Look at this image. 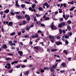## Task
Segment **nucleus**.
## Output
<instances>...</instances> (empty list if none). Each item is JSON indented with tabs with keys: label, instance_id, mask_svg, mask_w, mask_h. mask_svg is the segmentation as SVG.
Here are the masks:
<instances>
[{
	"label": "nucleus",
	"instance_id": "f257e3e1",
	"mask_svg": "<svg viewBox=\"0 0 76 76\" xmlns=\"http://www.w3.org/2000/svg\"><path fill=\"white\" fill-rule=\"evenodd\" d=\"M49 38H50V40L51 42L52 43L54 42V36H50L49 37Z\"/></svg>",
	"mask_w": 76,
	"mask_h": 76
},
{
	"label": "nucleus",
	"instance_id": "f03ea898",
	"mask_svg": "<svg viewBox=\"0 0 76 76\" xmlns=\"http://www.w3.org/2000/svg\"><path fill=\"white\" fill-rule=\"evenodd\" d=\"M63 16L64 18L65 19V20H67L69 18V15H65L64 14V15H63Z\"/></svg>",
	"mask_w": 76,
	"mask_h": 76
},
{
	"label": "nucleus",
	"instance_id": "7ed1b4c3",
	"mask_svg": "<svg viewBox=\"0 0 76 76\" xmlns=\"http://www.w3.org/2000/svg\"><path fill=\"white\" fill-rule=\"evenodd\" d=\"M50 28H51L52 29H57V27L55 26H54L53 24L50 26Z\"/></svg>",
	"mask_w": 76,
	"mask_h": 76
},
{
	"label": "nucleus",
	"instance_id": "20e7f679",
	"mask_svg": "<svg viewBox=\"0 0 76 76\" xmlns=\"http://www.w3.org/2000/svg\"><path fill=\"white\" fill-rule=\"evenodd\" d=\"M25 18H26V20L28 21H29L30 19H31V18H30V17L28 15H26L25 16Z\"/></svg>",
	"mask_w": 76,
	"mask_h": 76
},
{
	"label": "nucleus",
	"instance_id": "39448f33",
	"mask_svg": "<svg viewBox=\"0 0 76 76\" xmlns=\"http://www.w3.org/2000/svg\"><path fill=\"white\" fill-rule=\"evenodd\" d=\"M56 44L57 45H62V42H55Z\"/></svg>",
	"mask_w": 76,
	"mask_h": 76
},
{
	"label": "nucleus",
	"instance_id": "423d86ee",
	"mask_svg": "<svg viewBox=\"0 0 76 76\" xmlns=\"http://www.w3.org/2000/svg\"><path fill=\"white\" fill-rule=\"evenodd\" d=\"M7 25L12 26L13 25V23L12 22H10L8 23Z\"/></svg>",
	"mask_w": 76,
	"mask_h": 76
},
{
	"label": "nucleus",
	"instance_id": "0eeeda50",
	"mask_svg": "<svg viewBox=\"0 0 76 76\" xmlns=\"http://www.w3.org/2000/svg\"><path fill=\"white\" fill-rule=\"evenodd\" d=\"M48 3L47 2H45V3H44L42 7L44 9H45V6H47V5L48 4Z\"/></svg>",
	"mask_w": 76,
	"mask_h": 76
},
{
	"label": "nucleus",
	"instance_id": "6e6552de",
	"mask_svg": "<svg viewBox=\"0 0 76 76\" xmlns=\"http://www.w3.org/2000/svg\"><path fill=\"white\" fill-rule=\"evenodd\" d=\"M7 46H6V45H3L2 47V48H3V49H5L6 48H7Z\"/></svg>",
	"mask_w": 76,
	"mask_h": 76
},
{
	"label": "nucleus",
	"instance_id": "1a4fd4ad",
	"mask_svg": "<svg viewBox=\"0 0 76 76\" xmlns=\"http://www.w3.org/2000/svg\"><path fill=\"white\" fill-rule=\"evenodd\" d=\"M15 3V6H16V7H19L20 6L19 5V4H18V1H16Z\"/></svg>",
	"mask_w": 76,
	"mask_h": 76
},
{
	"label": "nucleus",
	"instance_id": "9d476101",
	"mask_svg": "<svg viewBox=\"0 0 76 76\" xmlns=\"http://www.w3.org/2000/svg\"><path fill=\"white\" fill-rule=\"evenodd\" d=\"M28 73H29V71H27L26 72H24V75H28Z\"/></svg>",
	"mask_w": 76,
	"mask_h": 76
},
{
	"label": "nucleus",
	"instance_id": "9b49d317",
	"mask_svg": "<svg viewBox=\"0 0 76 76\" xmlns=\"http://www.w3.org/2000/svg\"><path fill=\"white\" fill-rule=\"evenodd\" d=\"M66 64L65 63L63 62L62 63L61 66H63L64 67L65 66H66Z\"/></svg>",
	"mask_w": 76,
	"mask_h": 76
},
{
	"label": "nucleus",
	"instance_id": "f8f14e48",
	"mask_svg": "<svg viewBox=\"0 0 76 76\" xmlns=\"http://www.w3.org/2000/svg\"><path fill=\"white\" fill-rule=\"evenodd\" d=\"M18 53L20 56H22V54H23L22 52L21 51H18Z\"/></svg>",
	"mask_w": 76,
	"mask_h": 76
},
{
	"label": "nucleus",
	"instance_id": "ddd939ff",
	"mask_svg": "<svg viewBox=\"0 0 76 76\" xmlns=\"http://www.w3.org/2000/svg\"><path fill=\"white\" fill-rule=\"evenodd\" d=\"M16 34V32H14L10 34V36H13V35H15Z\"/></svg>",
	"mask_w": 76,
	"mask_h": 76
},
{
	"label": "nucleus",
	"instance_id": "4468645a",
	"mask_svg": "<svg viewBox=\"0 0 76 76\" xmlns=\"http://www.w3.org/2000/svg\"><path fill=\"white\" fill-rule=\"evenodd\" d=\"M68 4H71L73 5L74 4V1H72L71 2H68Z\"/></svg>",
	"mask_w": 76,
	"mask_h": 76
},
{
	"label": "nucleus",
	"instance_id": "2eb2a0df",
	"mask_svg": "<svg viewBox=\"0 0 76 76\" xmlns=\"http://www.w3.org/2000/svg\"><path fill=\"white\" fill-rule=\"evenodd\" d=\"M67 29H68L69 31H71V27H70V26H68L67 27Z\"/></svg>",
	"mask_w": 76,
	"mask_h": 76
},
{
	"label": "nucleus",
	"instance_id": "dca6fc26",
	"mask_svg": "<svg viewBox=\"0 0 76 76\" xmlns=\"http://www.w3.org/2000/svg\"><path fill=\"white\" fill-rule=\"evenodd\" d=\"M18 62V61H13L12 62H11V64L13 65L14 64H15H15L17 63Z\"/></svg>",
	"mask_w": 76,
	"mask_h": 76
},
{
	"label": "nucleus",
	"instance_id": "f3484780",
	"mask_svg": "<svg viewBox=\"0 0 76 76\" xmlns=\"http://www.w3.org/2000/svg\"><path fill=\"white\" fill-rule=\"evenodd\" d=\"M4 13H9V10L8 9L4 11Z\"/></svg>",
	"mask_w": 76,
	"mask_h": 76
},
{
	"label": "nucleus",
	"instance_id": "a211bd4d",
	"mask_svg": "<svg viewBox=\"0 0 76 76\" xmlns=\"http://www.w3.org/2000/svg\"><path fill=\"white\" fill-rule=\"evenodd\" d=\"M67 23L70 24V23H72V21L70 20H69L67 21Z\"/></svg>",
	"mask_w": 76,
	"mask_h": 76
},
{
	"label": "nucleus",
	"instance_id": "6ab92c4d",
	"mask_svg": "<svg viewBox=\"0 0 76 76\" xmlns=\"http://www.w3.org/2000/svg\"><path fill=\"white\" fill-rule=\"evenodd\" d=\"M6 60H12L10 58H5Z\"/></svg>",
	"mask_w": 76,
	"mask_h": 76
},
{
	"label": "nucleus",
	"instance_id": "aec40b11",
	"mask_svg": "<svg viewBox=\"0 0 76 76\" xmlns=\"http://www.w3.org/2000/svg\"><path fill=\"white\" fill-rule=\"evenodd\" d=\"M31 7L33 9H34L35 7V4H34L31 5Z\"/></svg>",
	"mask_w": 76,
	"mask_h": 76
},
{
	"label": "nucleus",
	"instance_id": "412c9836",
	"mask_svg": "<svg viewBox=\"0 0 76 76\" xmlns=\"http://www.w3.org/2000/svg\"><path fill=\"white\" fill-rule=\"evenodd\" d=\"M38 10L40 11H42V10H43V9H42V7H39Z\"/></svg>",
	"mask_w": 76,
	"mask_h": 76
},
{
	"label": "nucleus",
	"instance_id": "4be33fe9",
	"mask_svg": "<svg viewBox=\"0 0 76 76\" xmlns=\"http://www.w3.org/2000/svg\"><path fill=\"white\" fill-rule=\"evenodd\" d=\"M63 53H65V54H68V52H67L66 50H64L63 51Z\"/></svg>",
	"mask_w": 76,
	"mask_h": 76
},
{
	"label": "nucleus",
	"instance_id": "5701e85b",
	"mask_svg": "<svg viewBox=\"0 0 76 76\" xmlns=\"http://www.w3.org/2000/svg\"><path fill=\"white\" fill-rule=\"evenodd\" d=\"M21 6L22 9H23L25 7V5L24 4H22L21 5Z\"/></svg>",
	"mask_w": 76,
	"mask_h": 76
},
{
	"label": "nucleus",
	"instance_id": "b1692460",
	"mask_svg": "<svg viewBox=\"0 0 76 76\" xmlns=\"http://www.w3.org/2000/svg\"><path fill=\"white\" fill-rule=\"evenodd\" d=\"M57 50V49H53L51 50V52H54V51H56Z\"/></svg>",
	"mask_w": 76,
	"mask_h": 76
},
{
	"label": "nucleus",
	"instance_id": "393cba45",
	"mask_svg": "<svg viewBox=\"0 0 76 76\" xmlns=\"http://www.w3.org/2000/svg\"><path fill=\"white\" fill-rule=\"evenodd\" d=\"M8 21H4L3 22L4 24H5V25H6V24H8Z\"/></svg>",
	"mask_w": 76,
	"mask_h": 76
},
{
	"label": "nucleus",
	"instance_id": "a878e982",
	"mask_svg": "<svg viewBox=\"0 0 76 76\" xmlns=\"http://www.w3.org/2000/svg\"><path fill=\"white\" fill-rule=\"evenodd\" d=\"M36 23H37V24H38V25H39V24H41V22L39 21H37Z\"/></svg>",
	"mask_w": 76,
	"mask_h": 76
},
{
	"label": "nucleus",
	"instance_id": "bb28decb",
	"mask_svg": "<svg viewBox=\"0 0 76 76\" xmlns=\"http://www.w3.org/2000/svg\"><path fill=\"white\" fill-rule=\"evenodd\" d=\"M34 36V37H36V38H38V35L37 34H35Z\"/></svg>",
	"mask_w": 76,
	"mask_h": 76
},
{
	"label": "nucleus",
	"instance_id": "cd10ccee",
	"mask_svg": "<svg viewBox=\"0 0 76 76\" xmlns=\"http://www.w3.org/2000/svg\"><path fill=\"white\" fill-rule=\"evenodd\" d=\"M40 26H43V27H44V26H45V24H44L43 23H41Z\"/></svg>",
	"mask_w": 76,
	"mask_h": 76
},
{
	"label": "nucleus",
	"instance_id": "c85d7f7f",
	"mask_svg": "<svg viewBox=\"0 0 76 76\" xmlns=\"http://www.w3.org/2000/svg\"><path fill=\"white\" fill-rule=\"evenodd\" d=\"M69 36L67 34L65 36V38H66V39L69 38Z\"/></svg>",
	"mask_w": 76,
	"mask_h": 76
},
{
	"label": "nucleus",
	"instance_id": "c756f323",
	"mask_svg": "<svg viewBox=\"0 0 76 76\" xmlns=\"http://www.w3.org/2000/svg\"><path fill=\"white\" fill-rule=\"evenodd\" d=\"M7 55H8V56H13V54L12 53H7Z\"/></svg>",
	"mask_w": 76,
	"mask_h": 76
},
{
	"label": "nucleus",
	"instance_id": "7c9ffc66",
	"mask_svg": "<svg viewBox=\"0 0 76 76\" xmlns=\"http://www.w3.org/2000/svg\"><path fill=\"white\" fill-rule=\"evenodd\" d=\"M74 9H75L74 7H72L69 10H70V11H72V10H74Z\"/></svg>",
	"mask_w": 76,
	"mask_h": 76
},
{
	"label": "nucleus",
	"instance_id": "2f4dec72",
	"mask_svg": "<svg viewBox=\"0 0 76 76\" xmlns=\"http://www.w3.org/2000/svg\"><path fill=\"white\" fill-rule=\"evenodd\" d=\"M23 25H25L26 23V21H25V20H23Z\"/></svg>",
	"mask_w": 76,
	"mask_h": 76
},
{
	"label": "nucleus",
	"instance_id": "473e14b6",
	"mask_svg": "<svg viewBox=\"0 0 76 76\" xmlns=\"http://www.w3.org/2000/svg\"><path fill=\"white\" fill-rule=\"evenodd\" d=\"M50 72H54V69L51 68L50 69Z\"/></svg>",
	"mask_w": 76,
	"mask_h": 76
},
{
	"label": "nucleus",
	"instance_id": "72a5a7b5",
	"mask_svg": "<svg viewBox=\"0 0 76 76\" xmlns=\"http://www.w3.org/2000/svg\"><path fill=\"white\" fill-rule=\"evenodd\" d=\"M58 27L59 28H61L62 27V25L61 23H60L58 25Z\"/></svg>",
	"mask_w": 76,
	"mask_h": 76
},
{
	"label": "nucleus",
	"instance_id": "f704fd0d",
	"mask_svg": "<svg viewBox=\"0 0 76 76\" xmlns=\"http://www.w3.org/2000/svg\"><path fill=\"white\" fill-rule=\"evenodd\" d=\"M31 12H36V10L35 9L33 8L31 9Z\"/></svg>",
	"mask_w": 76,
	"mask_h": 76
},
{
	"label": "nucleus",
	"instance_id": "c9c22d12",
	"mask_svg": "<svg viewBox=\"0 0 76 76\" xmlns=\"http://www.w3.org/2000/svg\"><path fill=\"white\" fill-rule=\"evenodd\" d=\"M61 24L62 25V26H65V25H66V24L64 22H63L61 23Z\"/></svg>",
	"mask_w": 76,
	"mask_h": 76
},
{
	"label": "nucleus",
	"instance_id": "e433bc0d",
	"mask_svg": "<svg viewBox=\"0 0 76 76\" xmlns=\"http://www.w3.org/2000/svg\"><path fill=\"white\" fill-rule=\"evenodd\" d=\"M30 28H31L30 27H27L26 28V30H27V31H29V29Z\"/></svg>",
	"mask_w": 76,
	"mask_h": 76
},
{
	"label": "nucleus",
	"instance_id": "4c0bfd02",
	"mask_svg": "<svg viewBox=\"0 0 76 76\" xmlns=\"http://www.w3.org/2000/svg\"><path fill=\"white\" fill-rule=\"evenodd\" d=\"M10 14L12 16H14V15H15V13H14V12H11L10 13Z\"/></svg>",
	"mask_w": 76,
	"mask_h": 76
},
{
	"label": "nucleus",
	"instance_id": "58836bf2",
	"mask_svg": "<svg viewBox=\"0 0 76 76\" xmlns=\"http://www.w3.org/2000/svg\"><path fill=\"white\" fill-rule=\"evenodd\" d=\"M36 16H37V17H39V16H41V15H39V14H36Z\"/></svg>",
	"mask_w": 76,
	"mask_h": 76
},
{
	"label": "nucleus",
	"instance_id": "ea45409f",
	"mask_svg": "<svg viewBox=\"0 0 76 76\" xmlns=\"http://www.w3.org/2000/svg\"><path fill=\"white\" fill-rule=\"evenodd\" d=\"M59 13H62V10H61V9H59Z\"/></svg>",
	"mask_w": 76,
	"mask_h": 76
},
{
	"label": "nucleus",
	"instance_id": "a19ab883",
	"mask_svg": "<svg viewBox=\"0 0 76 76\" xmlns=\"http://www.w3.org/2000/svg\"><path fill=\"white\" fill-rule=\"evenodd\" d=\"M64 72H65V71L64 70H62L60 71V73H63Z\"/></svg>",
	"mask_w": 76,
	"mask_h": 76
},
{
	"label": "nucleus",
	"instance_id": "79ce46f5",
	"mask_svg": "<svg viewBox=\"0 0 76 76\" xmlns=\"http://www.w3.org/2000/svg\"><path fill=\"white\" fill-rule=\"evenodd\" d=\"M49 19H50V18H49V17H46L45 19V20H49Z\"/></svg>",
	"mask_w": 76,
	"mask_h": 76
},
{
	"label": "nucleus",
	"instance_id": "37998d69",
	"mask_svg": "<svg viewBox=\"0 0 76 76\" xmlns=\"http://www.w3.org/2000/svg\"><path fill=\"white\" fill-rule=\"evenodd\" d=\"M60 38H61L60 36H59L57 37V39H60Z\"/></svg>",
	"mask_w": 76,
	"mask_h": 76
},
{
	"label": "nucleus",
	"instance_id": "c03bdc74",
	"mask_svg": "<svg viewBox=\"0 0 76 76\" xmlns=\"http://www.w3.org/2000/svg\"><path fill=\"white\" fill-rule=\"evenodd\" d=\"M57 64H55V65H53V68H55V67H56V66H57Z\"/></svg>",
	"mask_w": 76,
	"mask_h": 76
},
{
	"label": "nucleus",
	"instance_id": "a18cd8bd",
	"mask_svg": "<svg viewBox=\"0 0 76 76\" xmlns=\"http://www.w3.org/2000/svg\"><path fill=\"white\" fill-rule=\"evenodd\" d=\"M34 23H32L31 25L29 26L30 28H32V27H33V26H34Z\"/></svg>",
	"mask_w": 76,
	"mask_h": 76
},
{
	"label": "nucleus",
	"instance_id": "49530a36",
	"mask_svg": "<svg viewBox=\"0 0 76 76\" xmlns=\"http://www.w3.org/2000/svg\"><path fill=\"white\" fill-rule=\"evenodd\" d=\"M29 37V35H26L24 36V37L25 38H28Z\"/></svg>",
	"mask_w": 76,
	"mask_h": 76
},
{
	"label": "nucleus",
	"instance_id": "de8ad7c7",
	"mask_svg": "<svg viewBox=\"0 0 76 76\" xmlns=\"http://www.w3.org/2000/svg\"><path fill=\"white\" fill-rule=\"evenodd\" d=\"M16 18H17V19H19V16L18 15H17L16 16Z\"/></svg>",
	"mask_w": 76,
	"mask_h": 76
},
{
	"label": "nucleus",
	"instance_id": "09e8293b",
	"mask_svg": "<svg viewBox=\"0 0 76 76\" xmlns=\"http://www.w3.org/2000/svg\"><path fill=\"white\" fill-rule=\"evenodd\" d=\"M16 44L15 43H12L10 44L11 46H12V45H15Z\"/></svg>",
	"mask_w": 76,
	"mask_h": 76
},
{
	"label": "nucleus",
	"instance_id": "8fccbe9b",
	"mask_svg": "<svg viewBox=\"0 0 76 76\" xmlns=\"http://www.w3.org/2000/svg\"><path fill=\"white\" fill-rule=\"evenodd\" d=\"M37 33H42V32L41 31V30H39L37 31Z\"/></svg>",
	"mask_w": 76,
	"mask_h": 76
},
{
	"label": "nucleus",
	"instance_id": "3c124183",
	"mask_svg": "<svg viewBox=\"0 0 76 76\" xmlns=\"http://www.w3.org/2000/svg\"><path fill=\"white\" fill-rule=\"evenodd\" d=\"M65 43L66 44H69V42L67 40H66L65 41Z\"/></svg>",
	"mask_w": 76,
	"mask_h": 76
},
{
	"label": "nucleus",
	"instance_id": "603ef678",
	"mask_svg": "<svg viewBox=\"0 0 76 76\" xmlns=\"http://www.w3.org/2000/svg\"><path fill=\"white\" fill-rule=\"evenodd\" d=\"M60 61H61V60L60 59V60L57 59L56 60V62H58V61L60 62Z\"/></svg>",
	"mask_w": 76,
	"mask_h": 76
},
{
	"label": "nucleus",
	"instance_id": "864d4df0",
	"mask_svg": "<svg viewBox=\"0 0 76 76\" xmlns=\"http://www.w3.org/2000/svg\"><path fill=\"white\" fill-rule=\"evenodd\" d=\"M72 34H73L72 32H70L69 34V35H70V36H71V35H72Z\"/></svg>",
	"mask_w": 76,
	"mask_h": 76
},
{
	"label": "nucleus",
	"instance_id": "5fc2aeb1",
	"mask_svg": "<svg viewBox=\"0 0 76 76\" xmlns=\"http://www.w3.org/2000/svg\"><path fill=\"white\" fill-rule=\"evenodd\" d=\"M63 5L64 7H66V3H64Z\"/></svg>",
	"mask_w": 76,
	"mask_h": 76
},
{
	"label": "nucleus",
	"instance_id": "6e6d98bb",
	"mask_svg": "<svg viewBox=\"0 0 76 76\" xmlns=\"http://www.w3.org/2000/svg\"><path fill=\"white\" fill-rule=\"evenodd\" d=\"M21 67L22 68H23V67H25L26 66L25 65H21Z\"/></svg>",
	"mask_w": 76,
	"mask_h": 76
},
{
	"label": "nucleus",
	"instance_id": "4d7b16f0",
	"mask_svg": "<svg viewBox=\"0 0 76 76\" xmlns=\"http://www.w3.org/2000/svg\"><path fill=\"white\" fill-rule=\"evenodd\" d=\"M14 13H15V14H16L17 15H18V14H19V12H15Z\"/></svg>",
	"mask_w": 76,
	"mask_h": 76
},
{
	"label": "nucleus",
	"instance_id": "13d9d810",
	"mask_svg": "<svg viewBox=\"0 0 76 76\" xmlns=\"http://www.w3.org/2000/svg\"><path fill=\"white\" fill-rule=\"evenodd\" d=\"M68 59L69 61H71V60H72V58H69Z\"/></svg>",
	"mask_w": 76,
	"mask_h": 76
},
{
	"label": "nucleus",
	"instance_id": "bf43d9fd",
	"mask_svg": "<svg viewBox=\"0 0 76 76\" xmlns=\"http://www.w3.org/2000/svg\"><path fill=\"white\" fill-rule=\"evenodd\" d=\"M20 34H21V32H18V35H20Z\"/></svg>",
	"mask_w": 76,
	"mask_h": 76
},
{
	"label": "nucleus",
	"instance_id": "052dcab7",
	"mask_svg": "<svg viewBox=\"0 0 76 76\" xmlns=\"http://www.w3.org/2000/svg\"><path fill=\"white\" fill-rule=\"evenodd\" d=\"M49 7H50V6H49V5L48 4L46 5V7L47 9L48 8H49Z\"/></svg>",
	"mask_w": 76,
	"mask_h": 76
},
{
	"label": "nucleus",
	"instance_id": "680f3d73",
	"mask_svg": "<svg viewBox=\"0 0 76 76\" xmlns=\"http://www.w3.org/2000/svg\"><path fill=\"white\" fill-rule=\"evenodd\" d=\"M60 33L61 34L62 33V30L61 29H60L59 30Z\"/></svg>",
	"mask_w": 76,
	"mask_h": 76
},
{
	"label": "nucleus",
	"instance_id": "e2e57ef3",
	"mask_svg": "<svg viewBox=\"0 0 76 76\" xmlns=\"http://www.w3.org/2000/svg\"><path fill=\"white\" fill-rule=\"evenodd\" d=\"M48 67H45L44 68V70H48Z\"/></svg>",
	"mask_w": 76,
	"mask_h": 76
},
{
	"label": "nucleus",
	"instance_id": "0e129e2a",
	"mask_svg": "<svg viewBox=\"0 0 76 76\" xmlns=\"http://www.w3.org/2000/svg\"><path fill=\"white\" fill-rule=\"evenodd\" d=\"M15 10L13 9H11V12H14Z\"/></svg>",
	"mask_w": 76,
	"mask_h": 76
},
{
	"label": "nucleus",
	"instance_id": "69168bd1",
	"mask_svg": "<svg viewBox=\"0 0 76 76\" xmlns=\"http://www.w3.org/2000/svg\"><path fill=\"white\" fill-rule=\"evenodd\" d=\"M32 43H33V42L32 41H30L29 42V44H30V45H32Z\"/></svg>",
	"mask_w": 76,
	"mask_h": 76
},
{
	"label": "nucleus",
	"instance_id": "338daca9",
	"mask_svg": "<svg viewBox=\"0 0 76 76\" xmlns=\"http://www.w3.org/2000/svg\"><path fill=\"white\" fill-rule=\"evenodd\" d=\"M60 20H61V21H63V18H60Z\"/></svg>",
	"mask_w": 76,
	"mask_h": 76
},
{
	"label": "nucleus",
	"instance_id": "774afa93",
	"mask_svg": "<svg viewBox=\"0 0 76 76\" xmlns=\"http://www.w3.org/2000/svg\"><path fill=\"white\" fill-rule=\"evenodd\" d=\"M47 51H48L49 52H50V49H47Z\"/></svg>",
	"mask_w": 76,
	"mask_h": 76
}]
</instances>
